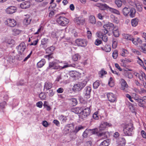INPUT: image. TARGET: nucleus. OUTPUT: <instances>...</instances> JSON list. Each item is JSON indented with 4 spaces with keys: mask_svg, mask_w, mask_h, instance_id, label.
Instances as JSON below:
<instances>
[{
    "mask_svg": "<svg viewBox=\"0 0 146 146\" xmlns=\"http://www.w3.org/2000/svg\"><path fill=\"white\" fill-rule=\"evenodd\" d=\"M97 111L100 116L101 115H102L105 113V110L103 109H99Z\"/></svg>",
    "mask_w": 146,
    "mask_h": 146,
    "instance_id": "obj_59",
    "label": "nucleus"
},
{
    "mask_svg": "<svg viewBox=\"0 0 146 146\" xmlns=\"http://www.w3.org/2000/svg\"><path fill=\"white\" fill-rule=\"evenodd\" d=\"M56 21L59 25L62 26H65L68 23L69 20L64 17L60 16L57 19Z\"/></svg>",
    "mask_w": 146,
    "mask_h": 146,
    "instance_id": "obj_7",
    "label": "nucleus"
},
{
    "mask_svg": "<svg viewBox=\"0 0 146 146\" xmlns=\"http://www.w3.org/2000/svg\"><path fill=\"white\" fill-rule=\"evenodd\" d=\"M73 125L72 124H68L66 125L65 127L64 131L66 132V133H68L69 131H71L70 128L73 127Z\"/></svg>",
    "mask_w": 146,
    "mask_h": 146,
    "instance_id": "obj_31",
    "label": "nucleus"
},
{
    "mask_svg": "<svg viewBox=\"0 0 146 146\" xmlns=\"http://www.w3.org/2000/svg\"><path fill=\"white\" fill-rule=\"evenodd\" d=\"M87 83L86 81H84L82 82L74 84L72 88L74 92L81 90L86 85Z\"/></svg>",
    "mask_w": 146,
    "mask_h": 146,
    "instance_id": "obj_5",
    "label": "nucleus"
},
{
    "mask_svg": "<svg viewBox=\"0 0 146 146\" xmlns=\"http://www.w3.org/2000/svg\"><path fill=\"white\" fill-rule=\"evenodd\" d=\"M84 127L81 125L77 126L75 127V129L73 131V132L75 134H76L79 131L84 129Z\"/></svg>",
    "mask_w": 146,
    "mask_h": 146,
    "instance_id": "obj_29",
    "label": "nucleus"
},
{
    "mask_svg": "<svg viewBox=\"0 0 146 146\" xmlns=\"http://www.w3.org/2000/svg\"><path fill=\"white\" fill-rule=\"evenodd\" d=\"M138 20L137 18L133 19L131 21V24L132 26L136 27L138 24Z\"/></svg>",
    "mask_w": 146,
    "mask_h": 146,
    "instance_id": "obj_40",
    "label": "nucleus"
},
{
    "mask_svg": "<svg viewBox=\"0 0 146 146\" xmlns=\"http://www.w3.org/2000/svg\"><path fill=\"white\" fill-rule=\"evenodd\" d=\"M59 119L63 122H65L67 120L66 117L63 115H61L60 116Z\"/></svg>",
    "mask_w": 146,
    "mask_h": 146,
    "instance_id": "obj_57",
    "label": "nucleus"
},
{
    "mask_svg": "<svg viewBox=\"0 0 146 146\" xmlns=\"http://www.w3.org/2000/svg\"><path fill=\"white\" fill-rule=\"evenodd\" d=\"M16 8L15 6H10L6 9V12L9 14H12L15 12L16 11Z\"/></svg>",
    "mask_w": 146,
    "mask_h": 146,
    "instance_id": "obj_20",
    "label": "nucleus"
},
{
    "mask_svg": "<svg viewBox=\"0 0 146 146\" xmlns=\"http://www.w3.org/2000/svg\"><path fill=\"white\" fill-rule=\"evenodd\" d=\"M89 21L90 23L94 25L96 23V18L94 16H90L89 17Z\"/></svg>",
    "mask_w": 146,
    "mask_h": 146,
    "instance_id": "obj_33",
    "label": "nucleus"
},
{
    "mask_svg": "<svg viewBox=\"0 0 146 146\" xmlns=\"http://www.w3.org/2000/svg\"><path fill=\"white\" fill-rule=\"evenodd\" d=\"M48 40V39L47 38H45L42 39L41 40V45L44 49H45L47 47V44Z\"/></svg>",
    "mask_w": 146,
    "mask_h": 146,
    "instance_id": "obj_28",
    "label": "nucleus"
},
{
    "mask_svg": "<svg viewBox=\"0 0 146 146\" xmlns=\"http://www.w3.org/2000/svg\"><path fill=\"white\" fill-rule=\"evenodd\" d=\"M100 84V81L99 80H96L93 84V87L94 88L97 89Z\"/></svg>",
    "mask_w": 146,
    "mask_h": 146,
    "instance_id": "obj_52",
    "label": "nucleus"
},
{
    "mask_svg": "<svg viewBox=\"0 0 146 146\" xmlns=\"http://www.w3.org/2000/svg\"><path fill=\"white\" fill-rule=\"evenodd\" d=\"M6 25L10 27H14L17 25V22L13 19L9 18L7 19L5 22Z\"/></svg>",
    "mask_w": 146,
    "mask_h": 146,
    "instance_id": "obj_9",
    "label": "nucleus"
},
{
    "mask_svg": "<svg viewBox=\"0 0 146 146\" xmlns=\"http://www.w3.org/2000/svg\"><path fill=\"white\" fill-rule=\"evenodd\" d=\"M133 98L135 101L137 102L138 106L144 108L145 102L143 101L142 98L139 97L138 95L135 93L133 94Z\"/></svg>",
    "mask_w": 146,
    "mask_h": 146,
    "instance_id": "obj_6",
    "label": "nucleus"
},
{
    "mask_svg": "<svg viewBox=\"0 0 146 146\" xmlns=\"http://www.w3.org/2000/svg\"><path fill=\"white\" fill-rule=\"evenodd\" d=\"M109 11L111 12L112 13L116 14L117 15H120V13L119 11L118 10L114 9L113 8H110Z\"/></svg>",
    "mask_w": 146,
    "mask_h": 146,
    "instance_id": "obj_47",
    "label": "nucleus"
},
{
    "mask_svg": "<svg viewBox=\"0 0 146 146\" xmlns=\"http://www.w3.org/2000/svg\"><path fill=\"white\" fill-rule=\"evenodd\" d=\"M121 65L123 67H125L126 66V62H125V59L121 60Z\"/></svg>",
    "mask_w": 146,
    "mask_h": 146,
    "instance_id": "obj_62",
    "label": "nucleus"
},
{
    "mask_svg": "<svg viewBox=\"0 0 146 146\" xmlns=\"http://www.w3.org/2000/svg\"><path fill=\"white\" fill-rule=\"evenodd\" d=\"M62 30H56L52 32L51 36L53 38H57L62 33Z\"/></svg>",
    "mask_w": 146,
    "mask_h": 146,
    "instance_id": "obj_15",
    "label": "nucleus"
},
{
    "mask_svg": "<svg viewBox=\"0 0 146 146\" xmlns=\"http://www.w3.org/2000/svg\"><path fill=\"white\" fill-rule=\"evenodd\" d=\"M141 48L142 52L146 53V44H143L141 46Z\"/></svg>",
    "mask_w": 146,
    "mask_h": 146,
    "instance_id": "obj_55",
    "label": "nucleus"
},
{
    "mask_svg": "<svg viewBox=\"0 0 146 146\" xmlns=\"http://www.w3.org/2000/svg\"><path fill=\"white\" fill-rule=\"evenodd\" d=\"M26 17L23 21V23L25 25H27L29 24L31 21V19L30 18L29 15H25Z\"/></svg>",
    "mask_w": 146,
    "mask_h": 146,
    "instance_id": "obj_26",
    "label": "nucleus"
},
{
    "mask_svg": "<svg viewBox=\"0 0 146 146\" xmlns=\"http://www.w3.org/2000/svg\"><path fill=\"white\" fill-rule=\"evenodd\" d=\"M130 9L127 7H125L123 9V15L125 16L129 13Z\"/></svg>",
    "mask_w": 146,
    "mask_h": 146,
    "instance_id": "obj_37",
    "label": "nucleus"
},
{
    "mask_svg": "<svg viewBox=\"0 0 146 146\" xmlns=\"http://www.w3.org/2000/svg\"><path fill=\"white\" fill-rule=\"evenodd\" d=\"M121 89L124 91H126L125 89L127 88L128 86L126 82L123 79H121Z\"/></svg>",
    "mask_w": 146,
    "mask_h": 146,
    "instance_id": "obj_21",
    "label": "nucleus"
},
{
    "mask_svg": "<svg viewBox=\"0 0 146 146\" xmlns=\"http://www.w3.org/2000/svg\"><path fill=\"white\" fill-rule=\"evenodd\" d=\"M118 56V53L117 51H114L113 53L112 56L114 59H116Z\"/></svg>",
    "mask_w": 146,
    "mask_h": 146,
    "instance_id": "obj_61",
    "label": "nucleus"
},
{
    "mask_svg": "<svg viewBox=\"0 0 146 146\" xmlns=\"http://www.w3.org/2000/svg\"><path fill=\"white\" fill-rule=\"evenodd\" d=\"M141 133L143 138L146 139V133L144 130H142Z\"/></svg>",
    "mask_w": 146,
    "mask_h": 146,
    "instance_id": "obj_63",
    "label": "nucleus"
},
{
    "mask_svg": "<svg viewBox=\"0 0 146 146\" xmlns=\"http://www.w3.org/2000/svg\"><path fill=\"white\" fill-rule=\"evenodd\" d=\"M122 36L124 38L127 40L130 41L132 40V38L133 37L132 36L128 34H122Z\"/></svg>",
    "mask_w": 146,
    "mask_h": 146,
    "instance_id": "obj_32",
    "label": "nucleus"
},
{
    "mask_svg": "<svg viewBox=\"0 0 146 146\" xmlns=\"http://www.w3.org/2000/svg\"><path fill=\"white\" fill-rule=\"evenodd\" d=\"M63 63L64 65L63 66H61L58 65H56L55 63L53 61L52 62H50L49 63V66L47 67L46 70H48L49 69L60 70L72 66L71 64H69L67 62H63Z\"/></svg>",
    "mask_w": 146,
    "mask_h": 146,
    "instance_id": "obj_1",
    "label": "nucleus"
},
{
    "mask_svg": "<svg viewBox=\"0 0 146 146\" xmlns=\"http://www.w3.org/2000/svg\"><path fill=\"white\" fill-rule=\"evenodd\" d=\"M75 22L77 24L83 25L84 22V19L82 17H79L75 19Z\"/></svg>",
    "mask_w": 146,
    "mask_h": 146,
    "instance_id": "obj_22",
    "label": "nucleus"
},
{
    "mask_svg": "<svg viewBox=\"0 0 146 146\" xmlns=\"http://www.w3.org/2000/svg\"><path fill=\"white\" fill-rule=\"evenodd\" d=\"M71 111L75 113L78 114L79 113H80L81 111V110L80 108L77 107L72 109Z\"/></svg>",
    "mask_w": 146,
    "mask_h": 146,
    "instance_id": "obj_38",
    "label": "nucleus"
},
{
    "mask_svg": "<svg viewBox=\"0 0 146 146\" xmlns=\"http://www.w3.org/2000/svg\"><path fill=\"white\" fill-rule=\"evenodd\" d=\"M55 94V92H54L52 90H49V96L50 97H52L54 96Z\"/></svg>",
    "mask_w": 146,
    "mask_h": 146,
    "instance_id": "obj_64",
    "label": "nucleus"
},
{
    "mask_svg": "<svg viewBox=\"0 0 146 146\" xmlns=\"http://www.w3.org/2000/svg\"><path fill=\"white\" fill-rule=\"evenodd\" d=\"M113 33L114 36L116 37H118L119 36L118 29L117 28H114L113 29Z\"/></svg>",
    "mask_w": 146,
    "mask_h": 146,
    "instance_id": "obj_43",
    "label": "nucleus"
},
{
    "mask_svg": "<svg viewBox=\"0 0 146 146\" xmlns=\"http://www.w3.org/2000/svg\"><path fill=\"white\" fill-rule=\"evenodd\" d=\"M108 84L111 87H112L113 86V79L112 78L110 77V78L108 82Z\"/></svg>",
    "mask_w": 146,
    "mask_h": 146,
    "instance_id": "obj_58",
    "label": "nucleus"
},
{
    "mask_svg": "<svg viewBox=\"0 0 146 146\" xmlns=\"http://www.w3.org/2000/svg\"><path fill=\"white\" fill-rule=\"evenodd\" d=\"M46 61L44 59H42L37 63V66L38 68L42 67L45 64Z\"/></svg>",
    "mask_w": 146,
    "mask_h": 146,
    "instance_id": "obj_34",
    "label": "nucleus"
},
{
    "mask_svg": "<svg viewBox=\"0 0 146 146\" xmlns=\"http://www.w3.org/2000/svg\"><path fill=\"white\" fill-rule=\"evenodd\" d=\"M114 27L113 24L110 23H109L108 24H105L103 26L104 29H107L108 30H110V28H113Z\"/></svg>",
    "mask_w": 146,
    "mask_h": 146,
    "instance_id": "obj_30",
    "label": "nucleus"
},
{
    "mask_svg": "<svg viewBox=\"0 0 146 146\" xmlns=\"http://www.w3.org/2000/svg\"><path fill=\"white\" fill-rule=\"evenodd\" d=\"M102 50H104L106 52H109L111 50V48L110 45H106L104 47H101Z\"/></svg>",
    "mask_w": 146,
    "mask_h": 146,
    "instance_id": "obj_41",
    "label": "nucleus"
},
{
    "mask_svg": "<svg viewBox=\"0 0 146 146\" xmlns=\"http://www.w3.org/2000/svg\"><path fill=\"white\" fill-rule=\"evenodd\" d=\"M70 103L73 106H76L78 102L77 99L76 98H72L70 100Z\"/></svg>",
    "mask_w": 146,
    "mask_h": 146,
    "instance_id": "obj_45",
    "label": "nucleus"
},
{
    "mask_svg": "<svg viewBox=\"0 0 146 146\" xmlns=\"http://www.w3.org/2000/svg\"><path fill=\"white\" fill-rule=\"evenodd\" d=\"M70 76L74 78L75 79H77L79 75L78 72L75 71H71L69 73Z\"/></svg>",
    "mask_w": 146,
    "mask_h": 146,
    "instance_id": "obj_23",
    "label": "nucleus"
},
{
    "mask_svg": "<svg viewBox=\"0 0 146 146\" xmlns=\"http://www.w3.org/2000/svg\"><path fill=\"white\" fill-rule=\"evenodd\" d=\"M90 113V110L89 108H82V110L81 111L79 115V118L84 120L89 115Z\"/></svg>",
    "mask_w": 146,
    "mask_h": 146,
    "instance_id": "obj_3",
    "label": "nucleus"
},
{
    "mask_svg": "<svg viewBox=\"0 0 146 146\" xmlns=\"http://www.w3.org/2000/svg\"><path fill=\"white\" fill-rule=\"evenodd\" d=\"M91 91V88L90 86H87L85 88L83 91V94L85 98L88 99L90 97Z\"/></svg>",
    "mask_w": 146,
    "mask_h": 146,
    "instance_id": "obj_10",
    "label": "nucleus"
},
{
    "mask_svg": "<svg viewBox=\"0 0 146 146\" xmlns=\"http://www.w3.org/2000/svg\"><path fill=\"white\" fill-rule=\"evenodd\" d=\"M115 2L118 7H121L122 5V1L121 0H115Z\"/></svg>",
    "mask_w": 146,
    "mask_h": 146,
    "instance_id": "obj_51",
    "label": "nucleus"
},
{
    "mask_svg": "<svg viewBox=\"0 0 146 146\" xmlns=\"http://www.w3.org/2000/svg\"><path fill=\"white\" fill-rule=\"evenodd\" d=\"M108 32V31L107 29H104L102 30L98 34V35L102 36L106 35L107 33Z\"/></svg>",
    "mask_w": 146,
    "mask_h": 146,
    "instance_id": "obj_49",
    "label": "nucleus"
},
{
    "mask_svg": "<svg viewBox=\"0 0 146 146\" xmlns=\"http://www.w3.org/2000/svg\"><path fill=\"white\" fill-rule=\"evenodd\" d=\"M26 48L25 44L24 42H22L16 47L18 53L21 55L24 52Z\"/></svg>",
    "mask_w": 146,
    "mask_h": 146,
    "instance_id": "obj_8",
    "label": "nucleus"
},
{
    "mask_svg": "<svg viewBox=\"0 0 146 146\" xmlns=\"http://www.w3.org/2000/svg\"><path fill=\"white\" fill-rule=\"evenodd\" d=\"M107 72L106 71H105L104 70V69H102V70L99 71L98 74L99 76L100 77H102L103 76L107 74Z\"/></svg>",
    "mask_w": 146,
    "mask_h": 146,
    "instance_id": "obj_50",
    "label": "nucleus"
},
{
    "mask_svg": "<svg viewBox=\"0 0 146 146\" xmlns=\"http://www.w3.org/2000/svg\"><path fill=\"white\" fill-rule=\"evenodd\" d=\"M133 43L135 45L137 44L138 42L141 43H142V41L140 38H138L137 39L134 38L133 37V38L132 40H131Z\"/></svg>",
    "mask_w": 146,
    "mask_h": 146,
    "instance_id": "obj_35",
    "label": "nucleus"
},
{
    "mask_svg": "<svg viewBox=\"0 0 146 146\" xmlns=\"http://www.w3.org/2000/svg\"><path fill=\"white\" fill-rule=\"evenodd\" d=\"M128 53L129 52L127 50L124 48H123L121 54V56L123 57H125L127 56Z\"/></svg>",
    "mask_w": 146,
    "mask_h": 146,
    "instance_id": "obj_44",
    "label": "nucleus"
},
{
    "mask_svg": "<svg viewBox=\"0 0 146 146\" xmlns=\"http://www.w3.org/2000/svg\"><path fill=\"white\" fill-rule=\"evenodd\" d=\"M124 133L126 136H131L133 133L134 127L133 124L131 123H125L123 124Z\"/></svg>",
    "mask_w": 146,
    "mask_h": 146,
    "instance_id": "obj_2",
    "label": "nucleus"
},
{
    "mask_svg": "<svg viewBox=\"0 0 146 146\" xmlns=\"http://www.w3.org/2000/svg\"><path fill=\"white\" fill-rule=\"evenodd\" d=\"M53 84L50 82L47 81L44 83V90L47 91L50 89L53 86Z\"/></svg>",
    "mask_w": 146,
    "mask_h": 146,
    "instance_id": "obj_16",
    "label": "nucleus"
},
{
    "mask_svg": "<svg viewBox=\"0 0 146 146\" xmlns=\"http://www.w3.org/2000/svg\"><path fill=\"white\" fill-rule=\"evenodd\" d=\"M76 44L79 46L84 47L86 46L87 42L86 40L81 39H77L75 41Z\"/></svg>",
    "mask_w": 146,
    "mask_h": 146,
    "instance_id": "obj_11",
    "label": "nucleus"
},
{
    "mask_svg": "<svg viewBox=\"0 0 146 146\" xmlns=\"http://www.w3.org/2000/svg\"><path fill=\"white\" fill-rule=\"evenodd\" d=\"M44 49L46 53L52 54L55 49V47L54 46H51Z\"/></svg>",
    "mask_w": 146,
    "mask_h": 146,
    "instance_id": "obj_25",
    "label": "nucleus"
},
{
    "mask_svg": "<svg viewBox=\"0 0 146 146\" xmlns=\"http://www.w3.org/2000/svg\"><path fill=\"white\" fill-rule=\"evenodd\" d=\"M107 96L108 100L111 102H114L116 101V97L115 95L112 93H108Z\"/></svg>",
    "mask_w": 146,
    "mask_h": 146,
    "instance_id": "obj_13",
    "label": "nucleus"
},
{
    "mask_svg": "<svg viewBox=\"0 0 146 146\" xmlns=\"http://www.w3.org/2000/svg\"><path fill=\"white\" fill-rule=\"evenodd\" d=\"M30 3L29 2L25 1L22 2L20 5L21 7L23 9H26L30 6Z\"/></svg>",
    "mask_w": 146,
    "mask_h": 146,
    "instance_id": "obj_24",
    "label": "nucleus"
},
{
    "mask_svg": "<svg viewBox=\"0 0 146 146\" xmlns=\"http://www.w3.org/2000/svg\"><path fill=\"white\" fill-rule=\"evenodd\" d=\"M111 125H112L110 123L104 121H102L100 125V130H104L109 127H111Z\"/></svg>",
    "mask_w": 146,
    "mask_h": 146,
    "instance_id": "obj_14",
    "label": "nucleus"
},
{
    "mask_svg": "<svg viewBox=\"0 0 146 146\" xmlns=\"http://www.w3.org/2000/svg\"><path fill=\"white\" fill-rule=\"evenodd\" d=\"M117 46V41L116 39H113L112 42V47L113 48H115Z\"/></svg>",
    "mask_w": 146,
    "mask_h": 146,
    "instance_id": "obj_56",
    "label": "nucleus"
},
{
    "mask_svg": "<svg viewBox=\"0 0 146 146\" xmlns=\"http://www.w3.org/2000/svg\"><path fill=\"white\" fill-rule=\"evenodd\" d=\"M39 96L41 100H46V95L44 92H42L40 94Z\"/></svg>",
    "mask_w": 146,
    "mask_h": 146,
    "instance_id": "obj_48",
    "label": "nucleus"
},
{
    "mask_svg": "<svg viewBox=\"0 0 146 146\" xmlns=\"http://www.w3.org/2000/svg\"><path fill=\"white\" fill-rule=\"evenodd\" d=\"M110 140L107 139L104 140L100 144V146H108L110 143Z\"/></svg>",
    "mask_w": 146,
    "mask_h": 146,
    "instance_id": "obj_27",
    "label": "nucleus"
},
{
    "mask_svg": "<svg viewBox=\"0 0 146 146\" xmlns=\"http://www.w3.org/2000/svg\"><path fill=\"white\" fill-rule=\"evenodd\" d=\"M132 5L134 7H136L138 11H142V6L141 4L139 2L135 1V3Z\"/></svg>",
    "mask_w": 146,
    "mask_h": 146,
    "instance_id": "obj_19",
    "label": "nucleus"
},
{
    "mask_svg": "<svg viewBox=\"0 0 146 146\" xmlns=\"http://www.w3.org/2000/svg\"><path fill=\"white\" fill-rule=\"evenodd\" d=\"M131 51L135 53V54H137L138 55H140L141 54V52L138 50L135 49H131Z\"/></svg>",
    "mask_w": 146,
    "mask_h": 146,
    "instance_id": "obj_60",
    "label": "nucleus"
},
{
    "mask_svg": "<svg viewBox=\"0 0 146 146\" xmlns=\"http://www.w3.org/2000/svg\"><path fill=\"white\" fill-rule=\"evenodd\" d=\"M88 135H91L89 129H86L83 133V136L84 137H86Z\"/></svg>",
    "mask_w": 146,
    "mask_h": 146,
    "instance_id": "obj_42",
    "label": "nucleus"
},
{
    "mask_svg": "<svg viewBox=\"0 0 146 146\" xmlns=\"http://www.w3.org/2000/svg\"><path fill=\"white\" fill-rule=\"evenodd\" d=\"M80 57V56L78 54H75L72 57V59L74 61H77L79 59Z\"/></svg>",
    "mask_w": 146,
    "mask_h": 146,
    "instance_id": "obj_46",
    "label": "nucleus"
},
{
    "mask_svg": "<svg viewBox=\"0 0 146 146\" xmlns=\"http://www.w3.org/2000/svg\"><path fill=\"white\" fill-rule=\"evenodd\" d=\"M117 144L119 146H124L126 143V141L123 137L118 138L116 141Z\"/></svg>",
    "mask_w": 146,
    "mask_h": 146,
    "instance_id": "obj_17",
    "label": "nucleus"
},
{
    "mask_svg": "<svg viewBox=\"0 0 146 146\" xmlns=\"http://www.w3.org/2000/svg\"><path fill=\"white\" fill-rule=\"evenodd\" d=\"M12 34L14 36H16L19 35L21 32V30L17 29H12Z\"/></svg>",
    "mask_w": 146,
    "mask_h": 146,
    "instance_id": "obj_36",
    "label": "nucleus"
},
{
    "mask_svg": "<svg viewBox=\"0 0 146 146\" xmlns=\"http://www.w3.org/2000/svg\"><path fill=\"white\" fill-rule=\"evenodd\" d=\"M136 10L134 8H132L130 10L129 16L131 17H135Z\"/></svg>",
    "mask_w": 146,
    "mask_h": 146,
    "instance_id": "obj_39",
    "label": "nucleus"
},
{
    "mask_svg": "<svg viewBox=\"0 0 146 146\" xmlns=\"http://www.w3.org/2000/svg\"><path fill=\"white\" fill-rule=\"evenodd\" d=\"M3 98L4 99V101L1 103H0V111H3L5 106L6 104L5 101L7 100L8 99V95L7 94H6L3 96Z\"/></svg>",
    "mask_w": 146,
    "mask_h": 146,
    "instance_id": "obj_12",
    "label": "nucleus"
},
{
    "mask_svg": "<svg viewBox=\"0 0 146 146\" xmlns=\"http://www.w3.org/2000/svg\"><path fill=\"white\" fill-rule=\"evenodd\" d=\"M98 37L102 39L103 41L105 42H106L108 40V37L107 35H98Z\"/></svg>",
    "mask_w": 146,
    "mask_h": 146,
    "instance_id": "obj_53",
    "label": "nucleus"
},
{
    "mask_svg": "<svg viewBox=\"0 0 146 146\" xmlns=\"http://www.w3.org/2000/svg\"><path fill=\"white\" fill-rule=\"evenodd\" d=\"M91 135L92 134H96L99 137H102V138H106L108 137V132H106L104 133H99L98 130L97 128L93 129H89Z\"/></svg>",
    "mask_w": 146,
    "mask_h": 146,
    "instance_id": "obj_4",
    "label": "nucleus"
},
{
    "mask_svg": "<svg viewBox=\"0 0 146 146\" xmlns=\"http://www.w3.org/2000/svg\"><path fill=\"white\" fill-rule=\"evenodd\" d=\"M135 76L141 81H143L144 79L145 78V75L144 73L142 71L140 72L139 73H136Z\"/></svg>",
    "mask_w": 146,
    "mask_h": 146,
    "instance_id": "obj_18",
    "label": "nucleus"
},
{
    "mask_svg": "<svg viewBox=\"0 0 146 146\" xmlns=\"http://www.w3.org/2000/svg\"><path fill=\"white\" fill-rule=\"evenodd\" d=\"M100 115L98 114L97 111L95 112L93 115V118L95 120H98L99 119V116Z\"/></svg>",
    "mask_w": 146,
    "mask_h": 146,
    "instance_id": "obj_54",
    "label": "nucleus"
}]
</instances>
